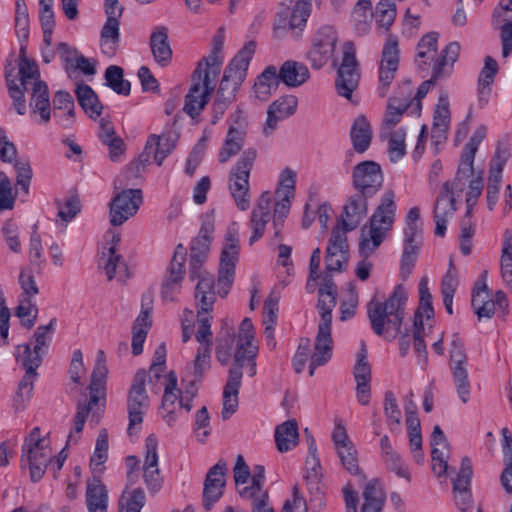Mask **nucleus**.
<instances>
[{"mask_svg": "<svg viewBox=\"0 0 512 512\" xmlns=\"http://www.w3.org/2000/svg\"><path fill=\"white\" fill-rule=\"evenodd\" d=\"M239 257V238L236 230L229 229L225 235L217 278V291L215 280L210 273L194 275L198 279L195 287V306L197 314L210 315L216 302V294L226 297L232 287L235 276L236 262Z\"/></svg>", "mask_w": 512, "mask_h": 512, "instance_id": "f257e3e1", "label": "nucleus"}, {"mask_svg": "<svg viewBox=\"0 0 512 512\" xmlns=\"http://www.w3.org/2000/svg\"><path fill=\"white\" fill-rule=\"evenodd\" d=\"M317 308L321 316L315 339V347L310 355L309 375L313 376L318 366L326 364L332 356L331 337L332 310L336 305V287L331 278L326 277L319 288Z\"/></svg>", "mask_w": 512, "mask_h": 512, "instance_id": "f03ea898", "label": "nucleus"}, {"mask_svg": "<svg viewBox=\"0 0 512 512\" xmlns=\"http://www.w3.org/2000/svg\"><path fill=\"white\" fill-rule=\"evenodd\" d=\"M108 373L106 366V355L103 350H98L96 354V363L91 375L89 385L90 399L86 403L78 402L77 411L73 419V428L68 435L67 445L76 444L83 431L86 418L92 413L91 420L97 424L100 415L103 412L104 403L99 405L101 396L104 395V384Z\"/></svg>", "mask_w": 512, "mask_h": 512, "instance_id": "7ed1b4c3", "label": "nucleus"}, {"mask_svg": "<svg viewBox=\"0 0 512 512\" xmlns=\"http://www.w3.org/2000/svg\"><path fill=\"white\" fill-rule=\"evenodd\" d=\"M258 347L252 341H238L234 354L235 366L229 370L227 382L223 390L222 418L228 419L236 412L238 407V394L242 380V369H246L248 376L253 377L257 373L256 356Z\"/></svg>", "mask_w": 512, "mask_h": 512, "instance_id": "20e7f679", "label": "nucleus"}, {"mask_svg": "<svg viewBox=\"0 0 512 512\" xmlns=\"http://www.w3.org/2000/svg\"><path fill=\"white\" fill-rule=\"evenodd\" d=\"M397 205L393 190H386L381 196L380 202L370 217L369 226L361 229L359 252L365 257L371 256L381 245L388 231L393 227Z\"/></svg>", "mask_w": 512, "mask_h": 512, "instance_id": "39448f33", "label": "nucleus"}, {"mask_svg": "<svg viewBox=\"0 0 512 512\" xmlns=\"http://www.w3.org/2000/svg\"><path fill=\"white\" fill-rule=\"evenodd\" d=\"M407 292L403 285H397L385 302L372 298L367 304V315L373 332L382 336L389 329L400 332L404 319Z\"/></svg>", "mask_w": 512, "mask_h": 512, "instance_id": "423d86ee", "label": "nucleus"}, {"mask_svg": "<svg viewBox=\"0 0 512 512\" xmlns=\"http://www.w3.org/2000/svg\"><path fill=\"white\" fill-rule=\"evenodd\" d=\"M273 210V230L274 239L282 240L281 231L284 226V222L290 211L288 200L277 201L273 205L272 194L269 191H264L256 206L253 208L250 216V229L252 235L249 238V245L252 246L264 235L266 225L271 219V209Z\"/></svg>", "mask_w": 512, "mask_h": 512, "instance_id": "0eeeda50", "label": "nucleus"}, {"mask_svg": "<svg viewBox=\"0 0 512 512\" xmlns=\"http://www.w3.org/2000/svg\"><path fill=\"white\" fill-rule=\"evenodd\" d=\"M438 36V33L430 32L420 39L416 49L415 63L423 73H433L443 63L445 67H449V75H451L454 63L460 54V44L450 42L438 52Z\"/></svg>", "mask_w": 512, "mask_h": 512, "instance_id": "6e6552de", "label": "nucleus"}, {"mask_svg": "<svg viewBox=\"0 0 512 512\" xmlns=\"http://www.w3.org/2000/svg\"><path fill=\"white\" fill-rule=\"evenodd\" d=\"M256 43L247 42L225 68L216 97L233 102L236 92L244 82L250 61L255 53Z\"/></svg>", "mask_w": 512, "mask_h": 512, "instance_id": "1a4fd4ad", "label": "nucleus"}, {"mask_svg": "<svg viewBox=\"0 0 512 512\" xmlns=\"http://www.w3.org/2000/svg\"><path fill=\"white\" fill-rule=\"evenodd\" d=\"M21 463L22 467L28 466L33 482H38L45 474L48 464L52 463V450L48 441L41 437L39 427H34L25 438Z\"/></svg>", "mask_w": 512, "mask_h": 512, "instance_id": "9d476101", "label": "nucleus"}, {"mask_svg": "<svg viewBox=\"0 0 512 512\" xmlns=\"http://www.w3.org/2000/svg\"><path fill=\"white\" fill-rule=\"evenodd\" d=\"M256 157L254 148L245 150L230 172L229 191L241 211L248 210L251 204L249 177Z\"/></svg>", "mask_w": 512, "mask_h": 512, "instance_id": "9b49d317", "label": "nucleus"}, {"mask_svg": "<svg viewBox=\"0 0 512 512\" xmlns=\"http://www.w3.org/2000/svg\"><path fill=\"white\" fill-rule=\"evenodd\" d=\"M147 373L144 369L138 370L132 380L127 395V411L129 425L127 432L131 436L138 432L143 417L149 407V396L145 388Z\"/></svg>", "mask_w": 512, "mask_h": 512, "instance_id": "f8f14e48", "label": "nucleus"}, {"mask_svg": "<svg viewBox=\"0 0 512 512\" xmlns=\"http://www.w3.org/2000/svg\"><path fill=\"white\" fill-rule=\"evenodd\" d=\"M355 45L347 41L343 45V57L337 71L335 87L338 95L351 100L354 90L358 87L360 71L356 59Z\"/></svg>", "mask_w": 512, "mask_h": 512, "instance_id": "ddd939ff", "label": "nucleus"}, {"mask_svg": "<svg viewBox=\"0 0 512 512\" xmlns=\"http://www.w3.org/2000/svg\"><path fill=\"white\" fill-rule=\"evenodd\" d=\"M106 21L100 32L101 52L112 58L120 46V19L124 8L118 0H105Z\"/></svg>", "mask_w": 512, "mask_h": 512, "instance_id": "4468645a", "label": "nucleus"}, {"mask_svg": "<svg viewBox=\"0 0 512 512\" xmlns=\"http://www.w3.org/2000/svg\"><path fill=\"white\" fill-rule=\"evenodd\" d=\"M449 365L457 395L465 404L470 399L471 384L467 370V355L457 333L452 336Z\"/></svg>", "mask_w": 512, "mask_h": 512, "instance_id": "2eb2a0df", "label": "nucleus"}, {"mask_svg": "<svg viewBox=\"0 0 512 512\" xmlns=\"http://www.w3.org/2000/svg\"><path fill=\"white\" fill-rule=\"evenodd\" d=\"M419 307L414 315L413 321V341L415 351L423 357L424 362H427V349L424 340L425 328L423 319H431L434 316V309L432 306V295L428 287V278L422 277L419 282Z\"/></svg>", "mask_w": 512, "mask_h": 512, "instance_id": "dca6fc26", "label": "nucleus"}, {"mask_svg": "<svg viewBox=\"0 0 512 512\" xmlns=\"http://www.w3.org/2000/svg\"><path fill=\"white\" fill-rule=\"evenodd\" d=\"M202 63H199L193 73V83L185 96L183 110L192 118L197 117L210 100L214 86L211 85L209 71L201 72Z\"/></svg>", "mask_w": 512, "mask_h": 512, "instance_id": "f3484780", "label": "nucleus"}, {"mask_svg": "<svg viewBox=\"0 0 512 512\" xmlns=\"http://www.w3.org/2000/svg\"><path fill=\"white\" fill-rule=\"evenodd\" d=\"M198 235L192 240L190 247V278L199 273H207L202 270V265L206 261L212 234L214 232V218L212 214H204Z\"/></svg>", "mask_w": 512, "mask_h": 512, "instance_id": "a211bd4d", "label": "nucleus"}, {"mask_svg": "<svg viewBox=\"0 0 512 512\" xmlns=\"http://www.w3.org/2000/svg\"><path fill=\"white\" fill-rule=\"evenodd\" d=\"M399 55L398 38L389 34L384 43L379 64L378 94L380 97H386L389 87L395 79L399 67Z\"/></svg>", "mask_w": 512, "mask_h": 512, "instance_id": "6ab92c4d", "label": "nucleus"}, {"mask_svg": "<svg viewBox=\"0 0 512 512\" xmlns=\"http://www.w3.org/2000/svg\"><path fill=\"white\" fill-rule=\"evenodd\" d=\"M337 42L338 35L334 27L323 25L316 31L307 54L313 68H322L333 57Z\"/></svg>", "mask_w": 512, "mask_h": 512, "instance_id": "aec40b11", "label": "nucleus"}, {"mask_svg": "<svg viewBox=\"0 0 512 512\" xmlns=\"http://www.w3.org/2000/svg\"><path fill=\"white\" fill-rule=\"evenodd\" d=\"M307 444H308V455L305 461V481L306 486L311 494V502H317L319 506V512H321L324 507V499H323V486H322V478L323 472L322 467L317 456V446L316 441L312 435L307 436Z\"/></svg>", "mask_w": 512, "mask_h": 512, "instance_id": "412c9836", "label": "nucleus"}, {"mask_svg": "<svg viewBox=\"0 0 512 512\" xmlns=\"http://www.w3.org/2000/svg\"><path fill=\"white\" fill-rule=\"evenodd\" d=\"M143 202L140 189H124L117 193L110 202V223L122 225L134 216Z\"/></svg>", "mask_w": 512, "mask_h": 512, "instance_id": "4be33fe9", "label": "nucleus"}, {"mask_svg": "<svg viewBox=\"0 0 512 512\" xmlns=\"http://www.w3.org/2000/svg\"><path fill=\"white\" fill-rule=\"evenodd\" d=\"M185 262L186 249L182 244H178L162 282L161 296L164 300L173 301L179 294L185 274Z\"/></svg>", "mask_w": 512, "mask_h": 512, "instance_id": "5701e85b", "label": "nucleus"}, {"mask_svg": "<svg viewBox=\"0 0 512 512\" xmlns=\"http://www.w3.org/2000/svg\"><path fill=\"white\" fill-rule=\"evenodd\" d=\"M352 179L356 191L371 196H374L383 184L381 167L374 161H363L357 164L353 169Z\"/></svg>", "mask_w": 512, "mask_h": 512, "instance_id": "b1692460", "label": "nucleus"}, {"mask_svg": "<svg viewBox=\"0 0 512 512\" xmlns=\"http://www.w3.org/2000/svg\"><path fill=\"white\" fill-rule=\"evenodd\" d=\"M348 242L345 231L336 225L331 233L326 250V269L328 271L341 272L348 262Z\"/></svg>", "mask_w": 512, "mask_h": 512, "instance_id": "393cba45", "label": "nucleus"}, {"mask_svg": "<svg viewBox=\"0 0 512 512\" xmlns=\"http://www.w3.org/2000/svg\"><path fill=\"white\" fill-rule=\"evenodd\" d=\"M227 463L220 459L211 467L205 477L203 487V507L209 511L222 497L225 487Z\"/></svg>", "mask_w": 512, "mask_h": 512, "instance_id": "a878e982", "label": "nucleus"}, {"mask_svg": "<svg viewBox=\"0 0 512 512\" xmlns=\"http://www.w3.org/2000/svg\"><path fill=\"white\" fill-rule=\"evenodd\" d=\"M371 197V195H366L364 192L357 191L348 198L344 205V218L337 221V225L343 228L345 234L348 231L356 229L361 221L366 217L368 211L367 200Z\"/></svg>", "mask_w": 512, "mask_h": 512, "instance_id": "bb28decb", "label": "nucleus"}, {"mask_svg": "<svg viewBox=\"0 0 512 512\" xmlns=\"http://www.w3.org/2000/svg\"><path fill=\"white\" fill-rule=\"evenodd\" d=\"M298 106V99L293 95H286L272 102L267 110V119L263 126V133L271 135L278 127V123L292 116Z\"/></svg>", "mask_w": 512, "mask_h": 512, "instance_id": "cd10ccee", "label": "nucleus"}, {"mask_svg": "<svg viewBox=\"0 0 512 512\" xmlns=\"http://www.w3.org/2000/svg\"><path fill=\"white\" fill-rule=\"evenodd\" d=\"M158 441L154 434L149 435L145 440V460L143 464V477L147 488L157 492L162 487L163 479L158 467Z\"/></svg>", "mask_w": 512, "mask_h": 512, "instance_id": "c85d7f7f", "label": "nucleus"}, {"mask_svg": "<svg viewBox=\"0 0 512 512\" xmlns=\"http://www.w3.org/2000/svg\"><path fill=\"white\" fill-rule=\"evenodd\" d=\"M471 477V461L468 457H463L460 471L453 482L456 506L461 512H467L472 508V493L470 490Z\"/></svg>", "mask_w": 512, "mask_h": 512, "instance_id": "c756f323", "label": "nucleus"}, {"mask_svg": "<svg viewBox=\"0 0 512 512\" xmlns=\"http://www.w3.org/2000/svg\"><path fill=\"white\" fill-rule=\"evenodd\" d=\"M149 47L157 65L164 68L171 64L173 51L169 41V30L164 25L153 28L149 37Z\"/></svg>", "mask_w": 512, "mask_h": 512, "instance_id": "7c9ffc66", "label": "nucleus"}, {"mask_svg": "<svg viewBox=\"0 0 512 512\" xmlns=\"http://www.w3.org/2000/svg\"><path fill=\"white\" fill-rule=\"evenodd\" d=\"M431 446L432 470L437 477L445 476L449 468L447 464L449 444L439 425L433 428Z\"/></svg>", "mask_w": 512, "mask_h": 512, "instance_id": "2f4dec72", "label": "nucleus"}, {"mask_svg": "<svg viewBox=\"0 0 512 512\" xmlns=\"http://www.w3.org/2000/svg\"><path fill=\"white\" fill-rule=\"evenodd\" d=\"M30 102L29 106L32 114H39L40 121L48 123L51 118V104L49 98V90L46 82L34 81L29 86Z\"/></svg>", "mask_w": 512, "mask_h": 512, "instance_id": "473e14b6", "label": "nucleus"}, {"mask_svg": "<svg viewBox=\"0 0 512 512\" xmlns=\"http://www.w3.org/2000/svg\"><path fill=\"white\" fill-rule=\"evenodd\" d=\"M108 501V490L102 481L96 476L87 479L85 503L88 512H107Z\"/></svg>", "mask_w": 512, "mask_h": 512, "instance_id": "72a5a7b5", "label": "nucleus"}, {"mask_svg": "<svg viewBox=\"0 0 512 512\" xmlns=\"http://www.w3.org/2000/svg\"><path fill=\"white\" fill-rule=\"evenodd\" d=\"M456 200L454 197H448L445 193L440 192L436 198L433 209V218L436 224L435 235L444 237L447 230V223L456 211Z\"/></svg>", "mask_w": 512, "mask_h": 512, "instance_id": "f704fd0d", "label": "nucleus"}, {"mask_svg": "<svg viewBox=\"0 0 512 512\" xmlns=\"http://www.w3.org/2000/svg\"><path fill=\"white\" fill-rule=\"evenodd\" d=\"M279 80L288 87H298L304 84L310 77L307 66L298 61H285L279 71H277Z\"/></svg>", "mask_w": 512, "mask_h": 512, "instance_id": "c9c22d12", "label": "nucleus"}, {"mask_svg": "<svg viewBox=\"0 0 512 512\" xmlns=\"http://www.w3.org/2000/svg\"><path fill=\"white\" fill-rule=\"evenodd\" d=\"M380 450L386 468L394 472L398 477L409 481L410 473L399 453L393 448L387 435H383L380 439Z\"/></svg>", "mask_w": 512, "mask_h": 512, "instance_id": "e433bc0d", "label": "nucleus"}, {"mask_svg": "<svg viewBox=\"0 0 512 512\" xmlns=\"http://www.w3.org/2000/svg\"><path fill=\"white\" fill-rule=\"evenodd\" d=\"M350 139L353 148L358 153H364L372 140V128L364 115L357 116L351 126Z\"/></svg>", "mask_w": 512, "mask_h": 512, "instance_id": "4c0bfd02", "label": "nucleus"}, {"mask_svg": "<svg viewBox=\"0 0 512 512\" xmlns=\"http://www.w3.org/2000/svg\"><path fill=\"white\" fill-rule=\"evenodd\" d=\"M448 93L442 91L433 114L432 138H445V133L449 129L450 109Z\"/></svg>", "mask_w": 512, "mask_h": 512, "instance_id": "58836bf2", "label": "nucleus"}, {"mask_svg": "<svg viewBox=\"0 0 512 512\" xmlns=\"http://www.w3.org/2000/svg\"><path fill=\"white\" fill-rule=\"evenodd\" d=\"M356 381V397L358 402L366 406L371 398V367L368 362L355 363L353 371Z\"/></svg>", "mask_w": 512, "mask_h": 512, "instance_id": "ea45409f", "label": "nucleus"}, {"mask_svg": "<svg viewBox=\"0 0 512 512\" xmlns=\"http://www.w3.org/2000/svg\"><path fill=\"white\" fill-rule=\"evenodd\" d=\"M245 135L246 131L242 123H238L237 127H229L223 147L219 152V161L221 163L227 162L242 149Z\"/></svg>", "mask_w": 512, "mask_h": 512, "instance_id": "a19ab883", "label": "nucleus"}, {"mask_svg": "<svg viewBox=\"0 0 512 512\" xmlns=\"http://www.w3.org/2000/svg\"><path fill=\"white\" fill-rule=\"evenodd\" d=\"M298 424L296 420H287L275 429V443L279 452L292 450L298 443Z\"/></svg>", "mask_w": 512, "mask_h": 512, "instance_id": "79ce46f5", "label": "nucleus"}, {"mask_svg": "<svg viewBox=\"0 0 512 512\" xmlns=\"http://www.w3.org/2000/svg\"><path fill=\"white\" fill-rule=\"evenodd\" d=\"M105 257L103 267L108 280L117 278L119 281L125 282L130 277L129 269L123 257L115 252V246H110L107 253H103V258Z\"/></svg>", "mask_w": 512, "mask_h": 512, "instance_id": "37998d69", "label": "nucleus"}, {"mask_svg": "<svg viewBox=\"0 0 512 512\" xmlns=\"http://www.w3.org/2000/svg\"><path fill=\"white\" fill-rule=\"evenodd\" d=\"M75 93L80 106L91 119H96L101 115L103 105L99 101L97 94L89 85H78Z\"/></svg>", "mask_w": 512, "mask_h": 512, "instance_id": "c03bdc74", "label": "nucleus"}, {"mask_svg": "<svg viewBox=\"0 0 512 512\" xmlns=\"http://www.w3.org/2000/svg\"><path fill=\"white\" fill-rule=\"evenodd\" d=\"M458 274L457 269L450 258L449 266L446 274L441 281V293L443 297V304L448 314H453V298L458 287Z\"/></svg>", "mask_w": 512, "mask_h": 512, "instance_id": "a18cd8bd", "label": "nucleus"}, {"mask_svg": "<svg viewBox=\"0 0 512 512\" xmlns=\"http://www.w3.org/2000/svg\"><path fill=\"white\" fill-rule=\"evenodd\" d=\"M449 76V67H445V64L443 63L440 64V67L431 73V77L419 85L416 95L413 99L415 103L412 102V113L419 116L422 110V99L427 95L429 90L436 84L438 80Z\"/></svg>", "mask_w": 512, "mask_h": 512, "instance_id": "49530a36", "label": "nucleus"}, {"mask_svg": "<svg viewBox=\"0 0 512 512\" xmlns=\"http://www.w3.org/2000/svg\"><path fill=\"white\" fill-rule=\"evenodd\" d=\"M280 80L275 66H268L258 77L254 85L256 97L266 100L278 87Z\"/></svg>", "mask_w": 512, "mask_h": 512, "instance_id": "de8ad7c7", "label": "nucleus"}, {"mask_svg": "<svg viewBox=\"0 0 512 512\" xmlns=\"http://www.w3.org/2000/svg\"><path fill=\"white\" fill-rule=\"evenodd\" d=\"M361 512H381L385 501V493L377 481L369 482L363 491Z\"/></svg>", "mask_w": 512, "mask_h": 512, "instance_id": "09e8293b", "label": "nucleus"}, {"mask_svg": "<svg viewBox=\"0 0 512 512\" xmlns=\"http://www.w3.org/2000/svg\"><path fill=\"white\" fill-rule=\"evenodd\" d=\"M148 147L156 146L154 151V159L157 165L161 166L163 160L172 152L175 148L176 139L173 135L168 133H162L161 135L152 134L148 137Z\"/></svg>", "mask_w": 512, "mask_h": 512, "instance_id": "8fccbe9b", "label": "nucleus"}, {"mask_svg": "<svg viewBox=\"0 0 512 512\" xmlns=\"http://www.w3.org/2000/svg\"><path fill=\"white\" fill-rule=\"evenodd\" d=\"M44 353L37 351L32 343L21 344L16 347V360L24 369L37 370L42 363Z\"/></svg>", "mask_w": 512, "mask_h": 512, "instance_id": "3c124183", "label": "nucleus"}, {"mask_svg": "<svg viewBox=\"0 0 512 512\" xmlns=\"http://www.w3.org/2000/svg\"><path fill=\"white\" fill-rule=\"evenodd\" d=\"M373 17L374 13L371 1L359 0L352 11V20L356 30L361 34L367 33Z\"/></svg>", "mask_w": 512, "mask_h": 512, "instance_id": "603ef678", "label": "nucleus"}, {"mask_svg": "<svg viewBox=\"0 0 512 512\" xmlns=\"http://www.w3.org/2000/svg\"><path fill=\"white\" fill-rule=\"evenodd\" d=\"M265 468L263 465H255L253 475L251 476V485L238 489V494L242 499H252L261 494H268L264 489Z\"/></svg>", "mask_w": 512, "mask_h": 512, "instance_id": "864d4df0", "label": "nucleus"}, {"mask_svg": "<svg viewBox=\"0 0 512 512\" xmlns=\"http://www.w3.org/2000/svg\"><path fill=\"white\" fill-rule=\"evenodd\" d=\"M123 69L116 65L109 66L105 71L106 85L120 95H129L131 84L123 78Z\"/></svg>", "mask_w": 512, "mask_h": 512, "instance_id": "5fc2aeb1", "label": "nucleus"}, {"mask_svg": "<svg viewBox=\"0 0 512 512\" xmlns=\"http://www.w3.org/2000/svg\"><path fill=\"white\" fill-rule=\"evenodd\" d=\"M54 110H67L63 117H59V123L64 128H70L73 124L74 118V100L72 96L66 91H58L55 93L53 99Z\"/></svg>", "mask_w": 512, "mask_h": 512, "instance_id": "6e6d98bb", "label": "nucleus"}, {"mask_svg": "<svg viewBox=\"0 0 512 512\" xmlns=\"http://www.w3.org/2000/svg\"><path fill=\"white\" fill-rule=\"evenodd\" d=\"M412 106V101L401 103L396 98L388 101L387 112L382 123V130H391L401 120L403 113Z\"/></svg>", "mask_w": 512, "mask_h": 512, "instance_id": "4d7b16f0", "label": "nucleus"}, {"mask_svg": "<svg viewBox=\"0 0 512 512\" xmlns=\"http://www.w3.org/2000/svg\"><path fill=\"white\" fill-rule=\"evenodd\" d=\"M56 318H52L47 325H40L36 328L33 339L30 343L37 349V351L43 352L45 355L48 352L50 343L52 341V335L55 331Z\"/></svg>", "mask_w": 512, "mask_h": 512, "instance_id": "13d9d810", "label": "nucleus"}, {"mask_svg": "<svg viewBox=\"0 0 512 512\" xmlns=\"http://www.w3.org/2000/svg\"><path fill=\"white\" fill-rule=\"evenodd\" d=\"M396 7L392 0H381L376 6L375 18L380 28L387 31L394 23Z\"/></svg>", "mask_w": 512, "mask_h": 512, "instance_id": "bf43d9fd", "label": "nucleus"}, {"mask_svg": "<svg viewBox=\"0 0 512 512\" xmlns=\"http://www.w3.org/2000/svg\"><path fill=\"white\" fill-rule=\"evenodd\" d=\"M37 376L36 370L25 369V374L18 385L16 397L14 399L16 408H23L24 403L30 399L34 387V380Z\"/></svg>", "mask_w": 512, "mask_h": 512, "instance_id": "052dcab7", "label": "nucleus"}, {"mask_svg": "<svg viewBox=\"0 0 512 512\" xmlns=\"http://www.w3.org/2000/svg\"><path fill=\"white\" fill-rule=\"evenodd\" d=\"M336 452L343 467L347 472L353 475H356L360 472L357 458V450L353 443H349L348 446H340V448L337 449Z\"/></svg>", "mask_w": 512, "mask_h": 512, "instance_id": "680f3d73", "label": "nucleus"}, {"mask_svg": "<svg viewBox=\"0 0 512 512\" xmlns=\"http://www.w3.org/2000/svg\"><path fill=\"white\" fill-rule=\"evenodd\" d=\"M20 86L29 91L34 81H41L37 64L32 60L19 61Z\"/></svg>", "mask_w": 512, "mask_h": 512, "instance_id": "e2e57ef3", "label": "nucleus"}, {"mask_svg": "<svg viewBox=\"0 0 512 512\" xmlns=\"http://www.w3.org/2000/svg\"><path fill=\"white\" fill-rule=\"evenodd\" d=\"M180 393L177 388V375L174 371H170L166 376V385L162 399V409H175L176 401H179Z\"/></svg>", "mask_w": 512, "mask_h": 512, "instance_id": "0e129e2a", "label": "nucleus"}, {"mask_svg": "<svg viewBox=\"0 0 512 512\" xmlns=\"http://www.w3.org/2000/svg\"><path fill=\"white\" fill-rule=\"evenodd\" d=\"M145 503L142 489H134L129 496L122 495L119 500V512H140Z\"/></svg>", "mask_w": 512, "mask_h": 512, "instance_id": "69168bd1", "label": "nucleus"}, {"mask_svg": "<svg viewBox=\"0 0 512 512\" xmlns=\"http://www.w3.org/2000/svg\"><path fill=\"white\" fill-rule=\"evenodd\" d=\"M284 9L289 15L291 31L295 29L302 30L306 25L311 9L306 4H302V2H296L291 10L288 7Z\"/></svg>", "mask_w": 512, "mask_h": 512, "instance_id": "338daca9", "label": "nucleus"}, {"mask_svg": "<svg viewBox=\"0 0 512 512\" xmlns=\"http://www.w3.org/2000/svg\"><path fill=\"white\" fill-rule=\"evenodd\" d=\"M388 152L392 162H397L405 155V132L402 129L390 133Z\"/></svg>", "mask_w": 512, "mask_h": 512, "instance_id": "774afa93", "label": "nucleus"}]
</instances>
